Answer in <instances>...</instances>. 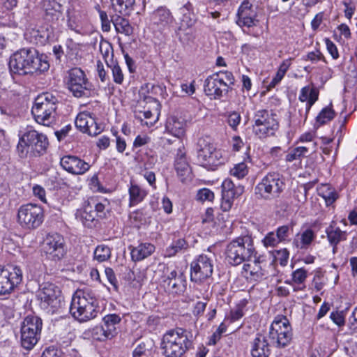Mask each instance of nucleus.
<instances>
[{"label":"nucleus","mask_w":357,"mask_h":357,"mask_svg":"<svg viewBox=\"0 0 357 357\" xmlns=\"http://www.w3.org/2000/svg\"><path fill=\"white\" fill-rule=\"evenodd\" d=\"M8 66L13 74L40 75L49 70L50 63L45 54H39L33 48H23L10 56Z\"/></svg>","instance_id":"nucleus-1"},{"label":"nucleus","mask_w":357,"mask_h":357,"mask_svg":"<svg viewBox=\"0 0 357 357\" xmlns=\"http://www.w3.org/2000/svg\"><path fill=\"white\" fill-rule=\"evenodd\" d=\"M190 331L177 327L167 331L162 337L161 349L166 357H182L192 346Z\"/></svg>","instance_id":"nucleus-2"},{"label":"nucleus","mask_w":357,"mask_h":357,"mask_svg":"<svg viewBox=\"0 0 357 357\" xmlns=\"http://www.w3.org/2000/svg\"><path fill=\"white\" fill-rule=\"evenodd\" d=\"M97 299L94 294L89 289H84L75 292L69 310L75 319L79 322H85L97 316Z\"/></svg>","instance_id":"nucleus-3"},{"label":"nucleus","mask_w":357,"mask_h":357,"mask_svg":"<svg viewBox=\"0 0 357 357\" xmlns=\"http://www.w3.org/2000/svg\"><path fill=\"white\" fill-rule=\"evenodd\" d=\"M226 261L231 266H238L245 261H251L257 252L251 236L245 235L229 242L225 249Z\"/></svg>","instance_id":"nucleus-4"},{"label":"nucleus","mask_w":357,"mask_h":357,"mask_svg":"<svg viewBox=\"0 0 357 357\" xmlns=\"http://www.w3.org/2000/svg\"><path fill=\"white\" fill-rule=\"evenodd\" d=\"M48 144L46 135L27 127L20 135L17 151L21 158H26L29 153L40 156L46 152Z\"/></svg>","instance_id":"nucleus-5"},{"label":"nucleus","mask_w":357,"mask_h":357,"mask_svg":"<svg viewBox=\"0 0 357 357\" xmlns=\"http://www.w3.org/2000/svg\"><path fill=\"white\" fill-rule=\"evenodd\" d=\"M58 98L52 93L45 92L35 99L31 109L34 119L39 124L49 126L55 119Z\"/></svg>","instance_id":"nucleus-6"},{"label":"nucleus","mask_w":357,"mask_h":357,"mask_svg":"<svg viewBox=\"0 0 357 357\" xmlns=\"http://www.w3.org/2000/svg\"><path fill=\"white\" fill-rule=\"evenodd\" d=\"M37 297L40 307L50 314L58 312L65 305L60 287L52 282H43L37 291Z\"/></svg>","instance_id":"nucleus-7"},{"label":"nucleus","mask_w":357,"mask_h":357,"mask_svg":"<svg viewBox=\"0 0 357 357\" xmlns=\"http://www.w3.org/2000/svg\"><path fill=\"white\" fill-rule=\"evenodd\" d=\"M285 188L284 176L277 172L268 173L255 186V193L258 198L271 200L278 198Z\"/></svg>","instance_id":"nucleus-8"},{"label":"nucleus","mask_w":357,"mask_h":357,"mask_svg":"<svg viewBox=\"0 0 357 357\" xmlns=\"http://www.w3.org/2000/svg\"><path fill=\"white\" fill-rule=\"evenodd\" d=\"M197 158L203 167H217L224 163L222 153L208 137H199L196 144Z\"/></svg>","instance_id":"nucleus-9"},{"label":"nucleus","mask_w":357,"mask_h":357,"mask_svg":"<svg viewBox=\"0 0 357 357\" xmlns=\"http://www.w3.org/2000/svg\"><path fill=\"white\" fill-rule=\"evenodd\" d=\"M66 83L68 90L76 98L89 97L93 89L84 72L79 68H73L67 72Z\"/></svg>","instance_id":"nucleus-10"},{"label":"nucleus","mask_w":357,"mask_h":357,"mask_svg":"<svg viewBox=\"0 0 357 357\" xmlns=\"http://www.w3.org/2000/svg\"><path fill=\"white\" fill-rule=\"evenodd\" d=\"M271 343L278 348L287 346L292 337L291 327L284 316H278L271 324L268 333Z\"/></svg>","instance_id":"nucleus-11"},{"label":"nucleus","mask_w":357,"mask_h":357,"mask_svg":"<svg viewBox=\"0 0 357 357\" xmlns=\"http://www.w3.org/2000/svg\"><path fill=\"white\" fill-rule=\"evenodd\" d=\"M276 114L267 109L257 111L253 116V132L259 138L273 135L278 129L279 124Z\"/></svg>","instance_id":"nucleus-12"},{"label":"nucleus","mask_w":357,"mask_h":357,"mask_svg":"<svg viewBox=\"0 0 357 357\" xmlns=\"http://www.w3.org/2000/svg\"><path fill=\"white\" fill-rule=\"evenodd\" d=\"M42 319L37 316H27L21 325V344L26 350L31 349L40 339Z\"/></svg>","instance_id":"nucleus-13"},{"label":"nucleus","mask_w":357,"mask_h":357,"mask_svg":"<svg viewBox=\"0 0 357 357\" xmlns=\"http://www.w3.org/2000/svg\"><path fill=\"white\" fill-rule=\"evenodd\" d=\"M43 209L37 204H24L18 209L17 222L23 228L36 229L43 223Z\"/></svg>","instance_id":"nucleus-14"},{"label":"nucleus","mask_w":357,"mask_h":357,"mask_svg":"<svg viewBox=\"0 0 357 357\" xmlns=\"http://www.w3.org/2000/svg\"><path fill=\"white\" fill-rule=\"evenodd\" d=\"M22 280V271L13 265L0 266V296L10 294Z\"/></svg>","instance_id":"nucleus-15"},{"label":"nucleus","mask_w":357,"mask_h":357,"mask_svg":"<svg viewBox=\"0 0 357 357\" xmlns=\"http://www.w3.org/2000/svg\"><path fill=\"white\" fill-rule=\"evenodd\" d=\"M213 259L205 254L199 255L190 264V280L201 282L212 275Z\"/></svg>","instance_id":"nucleus-16"},{"label":"nucleus","mask_w":357,"mask_h":357,"mask_svg":"<svg viewBox=\"0 0 357 357\" xmlns=\"http://www.w3.org/2000/svg\"><path fill=\"white\" fill-rule=\"evenodd\" d=\"M121 320V317L116 314L105 316L102 319V324L92 328L91 337L98 341L112 339L116 334V325L119 324Z\"/></svg>","instance_id":"nucleus-17"},{"label":"nucleus","mask_w":357,"mask_h":357,"mask_svg":"<svg viewBox=\"0 0 357 357\" xmlns=\"http://www.w3.org/2000/svg\"><path fill=\"white\" fill-rule=\"evenodd\" d=\"M43 250L50 259L61 260L66 253L63 237L57 233L47 235L43 243Z\"/></svg>","instance_id":"nucleus-18"},{"label":"nucleus","mask_w":357,"mask_h":357,"mask_svg":"<svg viewBox=\"0 0 357 357\" xmlns=\"http://www.w3.org/2000/svg\"><path fill=\"white\" fill-rule=\"evenodd\" d=\"M221 187L222 200L220 208L223 211H229L233 206L234 199L243 193L244 187L241 185H235L230 178L225 179Z\"/></svg>","instance_id":"nucleus-19"},{"label":"nucleus","mask_w":357,"mask_h":357,"mask_svg":"<svg viewBox=\"0 0 357 357\" xmlns=\"http://www.w3.org/2000/svg\"><path fill=\"white\" fill-rule=\"evenodd\" d=\"M237 23L241 26L252 27L256 25L258 20L257 12L253 5L248 1H244L240 6L237 13Z\"/></svg>","instance_id":"nucleus-20"},{"label":"nucleus","mask_w":357,"mask_h":357,"mask_svg":"<svg viewBox=\"0 0 357 357\" xmlns=\"http://www.w3.org/2000/svg\"><path fill=\"white\" fill-rule=\"evenodd\" d=\"M61 166L69 173L79 175L87 172L90 165L75 155H64L60 161Z\"/></svg>","instance_id":"nucleus-21"},{"label":"nucleus","mask_w":357,"mask_h":357,"mask_svg":"<svg viewBox=\"0 0 357 357\" xmlns=\"http://www.w3.org/2000/svg\"><path fill=\"white\" fill-rule=\"evenodd\" d=\"M204 89L206 95L214 100L220 99L223 96V93L229 92L225 84H222L214 74L205 79Z\"/></svg>","instance_id":"nucleus-22"},{"label":"nucleus","mask_w":357,"mask_h":357,"mask_svg":"<svg viewBox=\"0 0 357 357\" xmlns=\"http://www.w3.org/2000/svg\"><path fill=\"white\" fill-rule=\"evenodd\" d=\"M318 97L319 91L316 88L306 86L301 89L298 100L301 102H306L305 110L299 109V114L303 118V123L305 122L307 114L312 106L318 100Z\"/></svg>","instance_id":"nucleus-23"},{"label":"nucleus","mask_w":357,"mask_h":357,"mask_svg":"<svg viewBox=\"0 0 357 357\" xmlns=\"http://www.w3.org/2000/svg\"><path fill=\"white\" fill-rule=\"evenodd\" d=\"M326 234L327 239L331 246L333 248V253L335 254L337 250L338 244L344 241L347 238V232L342 231L340 227L336 226V224L333 221L330 225L326 228Z\"/></svg>","instance_id":"nucleus-24"},{"label":"nucleus","mask_w":357,"mask_h":357,"mask_svg":"<svg viewBox=\"0 0 357 357\" xmlns=\"http://www.w3.org/2000/svg\"><path fill=\"white\" fill-rule=\"evenodd\" d=\"M174 167L181 181L185 182L191 174V169L186 158L184 147L183 146L178 149Z\"/></svg>","instance_id":"nucleus-25"},{"label":"nucleus","mask_w":357,"mask_h":357,"mask_svg":"<svg viewBox=\"0 0 357 357\" xmlns=\"http://www.w3.org/2000/svg\"><path fill=\"white\" fill-rule=\"evenodd\" d=\"M165 130L173 136L181 138L185 134L186 121L175 116H169L166 121Z\"/></svg>","instance_id":"nucleus-26"},{"label":"nucleus","mask_w":357,"mask_h":357,"mask_svg":"<svg viewBox=\"0 0 357 357\" xmlns=\"http://www.w3.org/2000/svg\"><path fill=\"white\" fill-rule=\"evenodd\" d=\"M271 354L269 343L266 337L257 334L252 342L251 355L252 357H268Z\"/></svg>","instance_id":"nucleus-27"},{"label":"nucleus","mask_w":357,"mask_h":357,"mask_svg":"<svg viewBox=\"0 0 357 357\" xmlns=\"http://www.w3.org/2000/svg\"><path fill=\"white\" fill-rule=\"evenodd\" d=\"M75 218L81 221L85 226L88 227H92V224L96 220L97 215L93 209V206L91 204L89 199L84 202L82 208L77 210Z\"/></svg>","instance_id":"nucleus-28"},{"label":"nucleus","mask_w":357,"mask_h":357,"mask_svg":"<svg viewBox=\"0 0 357 357\" xmlns=\"http://www.w3.org/2000/svg\"><path fill=\"white\" fill-rule=\"evenodd\" d=\"M151 17L154 24L162 26H169L174 21L172 13L165 6H160L154 10Z\"/></svg>","instance_id":"nucleus-29"},{"label":"nucleus","mask_w":357,"mask_h":357,"mask_svg":"<svg viewBox=\"0 0 357 357\" xmlns=\"http://www.w3.org/2000/svg\"><path fill=\"white\" fill-rule=\"evenodd\" d=\"M154 245L150 243H142L131 249V258L135 261H142L151 256L155 252Z\"/></svg>","instance_id":"nucleus-30"},{"label":"nucleus","mask_w":357,"mask_h":357,"mask_svg":"<svg viewBox=\"0 0 357 357\" xmlns=\"http://www.w3.org/2000/svg\"><path fill=\"white\" fill-rule=\"evenodd\" d=\"M316 235L311 229H306L297 234L294 239L293 244L298 249L306 250L315 238Z\"/></svg>","instance_id":"nucleus-31"},{"label":"nucleus","mask_w":357,"mask_h":357,"mask_svg":"<svg viewBox=\"0 0 357 357\" xmlns=\"http://www.w3.org/2000/svg\"><path fill=\"white\" fill-rule=\"evenodd\" d=\"M318 195L321 197L327 206L333 205L339 198L337 190L328 183H322L317 188Z\"/></svg>","instance_id":"nucleus-32"},{"label":"nucleus","mask_w":357,"mask_h":357,"mask_svg":"<svg viewBox=\"0 0 357 357\" xmlns=\"http://www.w3.org/2000/svg\"><path fill=\"white\" fill-rule=\"evenodd\" d=\"M307 275V271L304 268H300L293 271L291 280H287L285 282L291 285L295 284L296 285L294 286V291H303L306 288L305 282Z\"/></svg>","instance_id":"nucleus-33"},{"label":"nucleus","mask_w":357,"mask_h":357,"mask_svg":"<svg viewBox=\"0 0 357 357\" xmlns=\"http://www.w3.org/2000/svg\"><path fill=\"white\" fill-rule=\"evenodd\" d=\"M115 12L126 16L130 15L134 10L135 0H111Z\"/></svg>","instance_id":"nucleus-34"},{"label":"nucleus","mask_w":357,"mask_h":357,"mask_svg":"<svg viewBox=\"0 0 357 357\" xmlns=\"http://www.w3.org/2000/svg\"><path fill=\"white\" fill-rule=\"evenodd\" d=\"M130 206L142 202L146 196V192L136 184H131L129 188Z\"/></svg>","instance_id":"nucleus-35"},{"label":"nucleus","mask_w":357,"mask_h":357,"mask_svg":"<svg viewBox=\"0 0 357 357\" xmlns=\"http://www.w3.org/2000/svg\"><path fill=\"white\" fill-rule=\"evenodd\" d=\"M113 24L118 33L130 36L132 33V28L128 20L121 16H116L112 20Z\"/></svg>","instance_id":"nucleus-36"},{"label":"nucleus","mask_w":357,"mask_h":357,"mask_svg":"<svg viewBox=\"0 0 357 357\" xmlns=\"http://www.w3.org/2000/svg\"><path fill=\"white\" fill-rule=\"evenodd\" d=\"M186 280L183 273L180 272L178 278L173 280H169V282L166 284L167 288L172 293L178 294L183 292L185 289Z\"/></svg>","instance_id":"nucleus-37"},{"label":"nucleus","mask_w":357,"mask_h":357,"mask_svg":"<svg viewBox=\"0 0 357 357\" xmlns=\"http://www.w3.org/2000/svg\"><path fill=\"white\" fill-rule=\"evenodd\" d=\"M90 203L93 206V209L96 211L97 218H105L107 217V213L108 212V202L106 199H104V202H98L96 198L89 199Z\"/></svg>","instance_id":"nucleus-38"},{"label":"nucleus","mask_w":357,"mask_h":357,"mask_svg":"<svg viewBox=\"0 0 357 357\" xmlns=\"http://www.w3.org/2000/svg\"><path fill=\"white\" fill-rule=\"evenodd\" d=\"M188 245L184 238H179L172 243V244L166 249V255L167 257L174 256L178 252L186 250Z\"/></svg>","instance_id":"nucleus-39"},{"label":"nucleus","mask_w":357,"mask_h":357,"mask_svg":"<svg viewBox=\"0 0 357 357\" xmlns=\"http://www.w3.org/2000/svg\"><path fill=\"white\" fill-rule=\"evenodd\" d=\"M254 259V266H251V270L250 271V276L254 280H259L261 279L264 276V273L262 272V268L260 266V264L263 261L261 256H257V254L252 257Z\"/></svg>","instance_id":"nucleus-40"},{"label":"nucleus","mask_w":357,"mask_h":357,"mask_svg":"<svg viewBox=\"0 0 357 357\" xmlns=\"http://www.w3.org/2000/svg\"><path fill=\"white\" fill-rule=\"evenodd\" d=\"M310 148L307 146H298L293 149L287 155L286 160L292 162L296 160H300L304 158L309 152Z\"/></svg>","instance_id":"nucleus-41"},{"label":"nucleus","mask_w":357,"mask_h":357,"mask_svg":"<svg viewBox=\"0 0 357 357\" xmlns=\"http://www.w3.org/2000/svg\"><path fill=\"white\" fill-rule=\"evenodd\" d=\"M334 117V110L331 107H326L317 115L316 123L321 126L331 121Z\"/></svg>","instance_id":"nucleus-42"},{"label":"nucleus","mask_w":357,"mask_h":357,"mask_svg":"<svg viewBox=\"0 0 357 357\" xmlns=\"http://www.w3.org/2000/svg\"><path fill=\"white\" fill-rule=\"evenodd\" d=\"M111 257L110 248L105 245L96 247L94 251V258L100 262L105 261Z\"/></svg>","instance_id":"nucleus-43"},{"label":"nucleus","mask_w":357,"mask_h":357,"mask_svg":"<svg viewBox=\"0 0 357 357\" xmlns=\"http://www.w3.org/2000/svg\"><path fill=\"white\" fill-rule=\"evenodd\" d=\"M218 77V79L227 88V91L231 90V85L234 84V77L231 72L229 71H220L218 73H213Z\"/></svg>","instance_id":"nucleus-44"},{"label":"nucleus","mask_w":357,"mask_h":357,"mask_svg":"<svg viewBox=\"0 0 357 357\" xmlns=\"http://www.w3.org/2000/svg\"><path fill=\"white\" fill-rule=\"evenodd\" d=\"M99 47L103 59L106 64L109 66V59L112 60L113 58V47L112 44L107 40H103L100 43ZM112 61L113 62V61Z\"/></svg>","instance_id":"nucleus-45"},{"label":"nucleus","mask_w":357,"mask_h":357,"mask_svg":"<svg viewBox=\"0 0 357 357\" xmlns=\"http://www.w3.org/2000/svg\"><path fill=\"white\" fill-rule=\"evenodd\" d=\"M248 173V166L243 162L236 164L234 167L230 169V174L238 179L244 178Z\"/></svg>","instance_id":"nucleus-46"},{"label":"nucleus","mask_w":357,"mask_h":357,"mask_svg":"<svg viewBox=\"0 0 357 357\" xmlns=\"http://www.w3.org/2000/svg\"><path fill=\"white\" fill-rule=\"evenodd\" d=\"M112 70L114 82L117 84H121L124 79L123 71L117 63L109 64L107 66Z\"/></svg>","instance_id":"nucleus-47"},{"label":"nucleus","mask_w":357,"mask_h":357,"mask_svg":"<svg viewBox=\"0 0 357 357\" xmlns=\"http://www.w3.org/2000/svg\"><path fill=\"white\" fill-rule=\"evenodd\" d=\"M273 256L275 261H278L282 266H285L288 262L289 252L286 248L276 250L273 251Z\"/></svg>","instance_id":"nucleus-48"},{"label":"nucleus","mask_w":357,"mask_h":357,"mask_svg":"<svg viewBox=\"0 0 357 357\" xmlns=\"http://www.w3.org/2000/svg\"><path fill=\"white\" fill-rule=\"evenodd\" d=\"M88 117V113L82 112L77 115L75 121L76 128L84 133L87 130Z\"/></svg>","instance_id":"nucleus-49"},{"label":"nucleus","mask_w":357,"mask_h":357,"mask_svg":"<svg viewBox=\"0 0 357 357\" xmlns=\"http://www.w3.org/2000/svg\"><path fill=\"white\" fill-rule=\"evenodd\" d=\"M246 303L244 301H241L235 308L231 310L229 319L231 322H234L240 319L243 316V308Z\"/></svg>","instance_id":"nucleus-50"},{"label":"nucleus","mask_w":357,"mask_h":357,"mask_svg":"<svg viewBox=\"0 0 357 357\" xmlns=\"http://www.w3.org/2000/svg\"><path fill=\"white\" fill-rule=\"evenodd\" d=\"M57 8H47L45 10L46 20L48 21L58 20L61 17V6L59 3H56Z\"/></svg>","instance_id":"nucleus-51"},{"label":"nucleus","mask_w":357,"mask_h":357,"mask_svg":"<svg viewBox=\"0 0 357 357\" xmlns=\"http://www.w3.org/2000/svg\"><path fill=\"white\" fill-rule=\"evenodd\" d=\"M262 243L265 247H275L280 241L279 240L276 233L274 232H268L264 239L262 240Z\"/></svg>","instance_id":"nucleus-52"},{"label":"nucleus","mask_w":357,"mask_h":357,"mask_svg":"<svg viewBox=\"0 0 357 357\" xmlns=\"http://www.w3.org/2000/svg\"><path fill=\"white\" fill-rule=\"evenodd\" d=\"M241 120V115L237 112H231L227 114V123L234 130H236Z\"/></svg>","instance_id":"nucleus-53"},{"label":"nucleus","mask_w":357,"mask_h":357,"mask_svg":"<svg viewBox=\"0 0 357 357\" xmlns=\"http://www.w3.org/2000/svg\"><path fill=\"white\" fill-rule=\"evenodd\" d=\"M227 331V326L224 323H221L217 330L213 333L210 340L209 344L215 345L221 338L222 335Z\"/></svg>","instance_id":"nucleus-54"},{"label":"nucleus","mask_w":357,"mask_h":357,"mask_svg":"<svg viewBox=\"0 0 357 357\" xmlns=\"http://www.w3.org/2000/svg\"><path fill=\"white\" fill-rule=\"evenodd\" d=\"M197 199L201 202H211L214 199V193L208 188H202L197 192Z\"/></svg>","instance_id":"nucleus-55"},{"label":"nucleus","mask_w":357,"mask_h":357,"mask_svg":"<svg viewBox=\"0 0 357 357\" xmlns=\"http://www.w3.org/2000/svg\"><path fill=\"white\" fill-rule=\"evenodd\" d=\"M291 228L288 225H282L276 229V234L280 242L285 241L288 239L290 234Z\"/></svg>","instance_id":"nucleus-56"},{"label":"nucleus","mask_w":357,"mask_h":357,"mask_svg":"<svg viewBox=\"0 0 357 357\" xmlns=\"http://www.w3.org/2000/svg\"><path fill=\"white\" fill-rule=\"evenodd\" d=\"M130 219L139 227L146 223V218L142 211L137 210L130 215Z\"/></svg>","instance_id":"nucleus-57"},{"label":"nucleus","mask_w":357,"mask_h":357,"mask_svg":"<svg viewBox=\"0 0 357 357\" xmlns=\"http://www.w3.org/2000/svg\"><path fill=\"white\" fill-rule=\"evenodd\" d=\"M105 273L109 282L113 286L114 289L117 291L119 288L118 281L113 269L112 268L107 267L105 269Z\"/></svg>","instance_id":"nucleus-58"},{"label":"nucleus","mask_w":357,"mask_h":357,"mask_svg":"<svg viewBox=\"0 0 357 357\" xmlns=\"http://www.w3.org/2000/svg\"><path fill=\"white\" fill-rule=\"evenodd\" d=\"M330 317L332 321L339 326L344 324V316L343 311L332 312Z\"/></svg>","instance_id":"nucleus-59"},{"label":"nucleus","mask_w":357,"mask_h":357,"mask_svg":"<svg viewBox=\"0 0 357 357\" xmlns=\"http://www.w3.org/2000/svg\"><path fill=\"white\" fill-rule=\"evenodd\" d=\"M327 50L333 59H336L339 57V53L336 45L328 38L325 39Z\"/></svg>","instance_id":"nucleus-60"},{"label":"nucleus","mask_w":357,"mask_h":357,"mask_svg":"<svg viewBox=\"0 0 357 357\" xmlns=\"http://www.w3.org/2000/svg\"><path fill=\"white\" fill-rule=\"evenodd\" d=\"M323 57L321 53L317 50L308 52L305 56H303V59L305 61H310L312 63H317L321 60Z\"/></svg>","instance_id":"nucleus-61"},{"label":"nucleus","mask_w":357,"mask_h":357,"mask_svg":"<svg viewBox=\"0 0 357 357\" xmlns=\"http://www.w3.org/2000/svg\"><path fill=\"white\" fill-rule=\"evenodd\" d=\"M206 305H207V303H206V302H202V301L197 302L193 307V310H192L193 314L197 317H199L201 315H202L204 312L206 310Z\"/></svg>","instance_id":"nucleus-62"},{"label":"nucleus","mask_w":357,"mask_h":357,"mask_svg":"<svg viewBox=\"0 0 357 357\" xmlns=\"http://www.w3.org/2000/svg\"><path fill=\"white\" fill-rule=\"evenodd\" d=\"M86 130L85 133L91 136H96L103 131L104 127L102 124L96 123L95 126L86 128Z\"/></svg>","instance_id":"nucleus-63"},{"label":"nucleus","mask_w":357,"mask_h":357,"mask_svg":"<svg viewBox=\"0 0 357 357\" xmlns=\"http://www.w3.org/2000/svg\"><path fill=\"white\" fill-rule=\"evenodd\" d=\"M350 329L353 333H357V306L354 308L351 317L349 319Z\"/></svg>","instance_id":"nucleus-64"}]
</instances>
